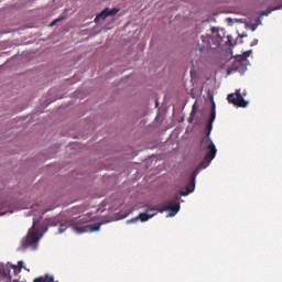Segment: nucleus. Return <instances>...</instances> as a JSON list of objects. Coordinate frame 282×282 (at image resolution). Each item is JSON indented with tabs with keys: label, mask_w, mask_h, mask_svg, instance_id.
Returning <instances> with one entry per match:
<instances>
[{
	"label": "nucleus",
	"mask_w": 282,
	"mask_h": 282,
	"mask_svg": "<svg viewBox=\"0 0 282 282\" xmlns=\"http://www.w3.org/2000/svg\"><path fill=\"white\" fill-rule=\"evenodd\" d=\"M89 216H79L69 219L65 214H58L55 217L46 218V226L58 227L56 235H63L67 228H72L75 235H85V232H98L102 223L89 224Z\"/></svg>",
	"instance_id": "nucleus-1"
},
{
	"label": "nucleus",
	"mask_w": 282,
	"mask_h": 282,
	"mask_svg": "<svg viewBox=\"0 0 282 282\" xmlns=\"http://www.w3.org/2000/svg\"><path fill=\"white\" fill-rule=\"evenodd\" d=\"M216 118L217 105L215 104V100H213L212 112L206 123V135L200 141V147L203 151H206L205 158L200 162L202 169H208V166H210V162H213V160H215V156L217 155V147L215 145V142H213V139H210V133L213 132V123L215 122Z\"/></svg>",
	"instance_id": "nucleus-2"
},
{
	"label": "nucleus",
	"mask_w": 282,
	"mask_h": 282,
	"mask_svg": "<svg viewBox=\"0 0 282 282\" xmlns=\"http://www.w3.org/2000/svg\"><path fill=\"white\" fill-rule=\"evenodd\" d=\"M36 226H39V220L34 218L33 225L29 229L28 235L21 240L19 250L25 251L28 248L31 250H36L39 248V241H41V237L39 236V229Z\"/></svg>",
	"instance_id": "nucleus-3"
},
{
	"label": "nucleus",
	"mask_w": 282,
	"mask_h": 282,
	"mask_svg": "<svg viewBox=\"0 0 282 282\" xmlns=\"http://www.w3.org/2000/svg\"><path fill=\"white\" fill-rule=\"evenodd\" d=\"M252 51L247 52V55H238L231 66L227 69V76H230V74H235L236 72H239L241 76L248 72V56H250V53Z\"/></svg>",
	"instance_id": "nucleus-4"
},
{
	"label": "nucleus",
	"mask_w": 282,
	"mask_h": 282,
	"mask_svg": "<svg viewBox=\"0 0 282 282\" xmlns=\"http://www.w3.org/2000/svg\"><path fill=\"white\" fill-rule=\"evenodd\" d=\"M219 45H221V37L219 40H215L210 35L206 34L200 36V41L196 44V51L204 54V52H208V50H217Z\"/></svg>",
	"instance_id": "nucleus-5"
},
{
	"label": "nucleus",
	"mask_w": 282,
	"mask_h": 282,
	"mask_svg": "<svg viewBox=\"0 0 282 282\" xmlns=\"http://www.w3.org/2000/svg\"><path fill=\"white\" fill-rule=\"evenodd\" d=\"M180 200H182L181 194H175L173 200H166L159 207V213L169 212L167 217H175L177 213H180Z\"/></svg>",
	"instance_id": "nucleus-6"
},
{
	"label": "nucleus",
	"mask_w": 282,
	"mask_h": 282,
	"mask_svg": "<svg viewBox=\"0 0 282 282\" xmlns=\"http://www.w3.org/2000/svg\"><path fill=\"white\" fill-rule=\"evenodd\" d=\"M204 169L206 167H202V163H199V165L192 173V180L189 183H187L186 189L180 192L181 197H186L187 195H191V193L195 191V182L197 180V175H199V171Z\"/></svg>",
	"instance_id": "nucleus-7"
},
{
	"label": "nucleus",
	"mask_w": 282,
	"mask_h": 282,
	"mask_svg": "<svg viewBox=\"0 0 282 282\" xmlns=\"http://www.w3.org/2000/svg\"><path fill=\"white\" fill-rule=\"evenodd\" d=\"M117 12H120L117 8H105L100 13H98L95 18V23H100V21H105L107 17H116Z\"/></svg>",
	"instance_id": "nucleus-8"
},
{
	"label": "nucleus",
	"mask_w": 282,
	"mask_h": 282,
	"mask_svg": "<svg viewBox=\"0 0 282 282\" xmlns=\"http://www.w3.org/2000/svg\"><path fill=\"white\" fill-rule=\"evenodd\" d=\"M155 214H149V212H143L134 218L127 220V224H135L138 221H149Z\"/></svg>",
	"instance_id": "nucleus-9"
},
{
	"label": "nucleus",
	"mask_w": 282,
	"mask_h": 282,
	"mask_svg": "<svg viewBox=\"0 0 282 282\" xmlns=\"http://www.w3.org/2000/svg\"><path fill=\"white\" fill-rule=\"evenodd\" d=\"M11 268H12V265H10V263L1 264L0 265V276H3L4 279H9V281H11L12 280V274H10Z\"/></svg>",
	"instance_id": "nucleus-10"
},
{
	"label": "nucleus",
	"mask_w": 282,
	"mask_h": 282,
	"mask_svg": "<svg viewBox=\"0 0 282 282\" xmlns=\"http://www.w3.org/2000/svg\"><path fill=\"white\" fill-rule=\"evenodd\" d=\"M236 96H237V104L236 107H248V101L245 100L243 95H241L240 90L236 91Z\"/></svg>",
	"instance_id": "nucleus-11"
},
{
	"label": "nucleus",
	"mask_w": 282,
	"mask_h": 282,
	"mask_svg": "<svg viewBox=\"0 0 282 282\" xmlns=\"http://www.w3.org/2000/svg\"><path fill=\"white\" fill-rule=\"evenodd\" d=\"M67 19V9L55 20H53L50 24L51 28H54L59 21H65Z\"/></svg>",
	"instance_id": "nucleus-12"
},
{
	"label": "nucleus",
	"mask_w": 282,
	"mask_h": 282,
	"mask_svg": "<svg viewBox=\"0 0 282 282\" xmlns=\"http://www.w3.org/2000/svg\"><path fill=\"white\" fill-rule=\"evenodd\" d=\"M18 263H19V267L15 265V264L11 265V268H12L14 274H19V272H21V269H22V268H24V270H26L25 267H24L23 260H20Z\"/></svg>",
	"instance_id": "nucleus-13"
},
{
	"label": "nucleus",
	"mask_w": 282,
	"mask_h": 282,
	"mask_svg": "<svg viewBox=\"0 0 282 282\" xmlns=\"http://www.w3.org/2000/svg\"><path fill=\"white\" fill-rule=\"evenodd\" d=\"M148 212V215H158V213H160V208H154V207H151V208H148L144 210V213Z\"/></svg>",
	"instance_id": "nucleus-14"
},
{
	"label": "nucleus",
	"mask_w": 282,
	"mask_h": 282,
	"mask_svg": "<svg viewBox=\"0 0 282 282\" xmlns=\"http://www.w3.org/2000/svg\"><path fill=\"white\" fill-rule=\"evenodd\" d=\"M228 102H231L232 105H237V97H235V94H229L227 97Z\"/></svg>",
	"instance_id": "nucleus-15"
},
{
	"label": "nucleus",
	"mask_w": 282,
	"mask_h": 282,
	"mask_svg": "<svg viewBox=\"0 0 282 282\" xmlns=\"http://www.w3.org/2000/svg\"><path fill=\"white\" fill-rule=\"evenodd\" d=\"M197 116V105L194 104L189 117L195 118Z\"/></svg>",
	"instance_id": "nucleus-16"
},
{
	"label": "nucleus",
	"mask_w": 282,
	"mask_h": 282,
	"mask_svg": "<svg viewBox=\"0 0 282 282\" xmlns=\"http://www.w3.org/2000/svg\"><path fill=\"white\" fill-rule=\"evenodd\" d=\"M44 282H58V281H54V275L45 274Z\"/></svg>",
	"instance_id": "nucleus-17"
},
{
	"label": "nucleus",
	"mask_w": 282,
	"mask_h": 282,
	"mask_svg": "<svg viewBox=\"0 0 282 282\" xmlns=\"http://www.w3.org/2000/svg\"><path fill=\"white\" fill-rule=\"evenodd\" d=\"M227 39H228L229 45H236L235 40H232V35H228Z\"/></svg>",
	"instance_id": "nucleus-18"
},
{
	"label": "nucleus",
	"mask_w": 282,
	"mask_h": 282,
	"mask_svg": "<svg viewBox=\"0 0 282 282\" xmlns=\"http://www.w3.org/2000/svg\"><path fill=\"white\" fill-rule=\"evenodd\" d=\"M272 12V10H267L260 13V17H269V14Z\"/></svg>",
	"instance_id": "nucleus-19"
},
{
	"label": "nucleus",
	"mask_w": 282,
	"mask_h": 282,
	"mask_svg": "<svg viewBox=\"0 0 282 282\" xmlns=\"http://www.w3.org/2000/svg\"><path fill=\"white\" fill-rule=\"evenodd\" d=\"M33 282H45V278L44 276H39Z\"/></svg>",
	"instance_id": "nucleus-20"
},
{
	"label": "nucleus",
	"mask_w": 282,
	"mask_h": 282,
	"mask_svg": "<svg viewBox=\"0 0 282 282\" xmlns=\"http://www.w3.org/2000/svg\"><path fill=\"white\" fill-rule=\"evenodd\" d=\"M259 44V40H253L252 42H251V47H254V45H258Z\"/></svg>",
	"instance_id": "nucleus-21"
},
{
	"label": "nucleus",
	"mask_w": 282,
	"mask_h": 282,
	"mask_svg": "<svg viewBox=\"0 0 282 282\" xmlns=\"http://www.w3.org/2000/svg\"><path fill=\"white\" fill-rule=\"evenodd\" d=\"M194 119H195V117H191V116H189V117L187 118V122H188L189 124H193V120H194Z\"/></svg>",
	"instance_id": "nucleus-22"
},
{
	"label": "nucleus",
	"mask_w": 282,
	"mask_h": 282,
	"mask_svg": "<svg viewBox=\"0 0 282 282\" xmlns=\"http://www.w3.org/2000/svg\"><path fill=\"white\" fill-rule=\"evenodd\" d=\"M257 28H259V24H252V26H251L252 32H254L257 30Z\"/></svg>",
	"instance_id": "nucleus-23"
},
{
	"label": "nucleus",
	"mask_w": 282,
	"mask_h": 282,
	"mask_svg": "<svg viewBox=\"0 0 282 282\" xmlns=\"http://www.w3.org/2000/svg\"><path fill=\"white\" fill-rule=\"evenodd\" d=\"M272 10H281V7H275Z\"/></svg>",
	"instance_id": "nucleus-24"
},
{
	"label": "nucleus",
	"mask_w": 282,
	"mask_h": 282,
	"mask_svg": "<svg viewBox=\"0 0 282 282\" xmlns=\"http://www.w3.org/2000/svg\"><path fill=\"white\" fill-rule=\"evenodd\" d=\"M156 107H160V101H156Z\"/></svg>",
	"instance_id": "nucleus-25"
},
{
	"label": "nucleus",
	"mask_w": 282,
	"mask_h": 282,
	"mask_svg": "<svg viewBox=\"0 0 282 282\" xmlns=\"http://www.w3.org/2000/svg\"><path fill=\"white\" fill-rule=\"evenodd\" d=\"M0 215H6V213H2V214H0Z\"/></svg>",
	"instance_id": "nucleus-26"
},
{
	"label": "nucleus",
	"mask_w": 282,
	"mask_h": 282,
	"mask_svg": "<svg viewBox=\"0 0 282 282\" xmlns=\"http://www.w3.org/2000/svg\"><path fill=\"white\" fill-rule=\"evenodd\" d=\"M241 36L243 37V36H247V35H241Z\"/></svg>",
	"instance_id": "nucleus-27"
}]
</instances>
